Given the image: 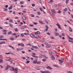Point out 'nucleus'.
Masks as SVG:
<instances>
[{"label": "nucleus", "instance_id": "1", "mask_svg": "<svg viewBox=\"0 0 73 73\" xmlns=\"http://www.w3.org/2000/svg\"><path fill=\"white\" fill-rule=\"evenodd\" d=\"M40 72H41V73H49V72L45 70L44 71H40Z\"/></svg>", "mask_w": 73, "mask_h": 73}, {"label": "nucleus", "instance_id": "2", "mask_svg": "<svg viewBox=\"0 0 73 73\" xmlns=\"http://www.w3.org/2000/svg\"><path fill=\"white\" fill-rule=\"evenodd\" d=\"M14 71L15 72V73H18V68H16L15 69L14 68Z\"/></svg>", "mask_w": 73, "mask_h": 73}, {"label": "nucleus", "instance_id": "3", "mask_svg": "<svg viewBox=\"0 0 73 73\" xmlns=\"http://www.w3.org/2000/svg\"><path fill=\"white\" fill-rule=\"evenodd\" d=\"M27 27V26L25 25L24 26H22L20 27V29H25V28Z\"/></svg>", "mask_w": 73, "mask_h": 73}, {"label": "nucleus", "instance_id": "4", "mask_svg": "<svg viewBox=\"0 0 73 73\" xmlns=\"http://www.w3.org/2000/svg\"><path fill=\"white\" fill-rule=\"evenodd\" d=\"M46 30H44V32H47L48 31V29L49 28V27H48V26L46 25Z\"/></svg>", "mask_w": 73, "mask_h": 73}, {"label": "nucleus", "instance_id": "5", "mask_svg": "<svg viewBox=\"0 0 73 73\" xmlns=\"http://www.w3.org/2000/svg\"><path fill=\"white\" fill-rule=\"evenodd\" d=\"M46 69H48L50 70H52V68L50 67V66H47L46 67Z\"/></svg>", "mask_w": 73, "mask_h": 73}, {"label": "nucleus", "instance_id": "6", "mask_svg": "<svg viewBox=\"0 0 73 73\" xmlns=\"http://www.w3.org/2000/svg\"><path fill=\"white\" fill-rule=\"evenodd\" d=\"M57 25L58 26V28L60 29H61V26L60 25V24H59L58 23L57 24Z\"/></svg>", "mask_w": 73, "mask_h": 73}, {"label": "nucleus", "instance_id": "7", "mask_svg": "<svg viewBox=\"0 0 73 73\" xmlns=\"http://www.w3.org/2000/svg\"><path fill=\"white\" fill-rule=\"evenodd\" d=\"M9 68H11V66L9 65H7V66L6 67L5 69V70H8V69H9Z\"/></svg>", "mask_w": 73, "mask_h": 73}, {"label": "nucleus", "instance_id": "8", "mask_svg": "<svg viewBox=\"0 0 73 73\" xmlns=\"http://www.w3.org/2000/svg\"><path fill=\"white\" fill-rule=\"evenodd\" d=\"M31 37H35V38H37V36H35V35H34L33 34H31Z\"/></svg>", "mask_w": 73, "mask_h": 73}, {"label": "nucleus", "instance_id": "9", "mask_svg": "<svg viewBox=\"0 0 73 73\" xmlns=\"http://www.w3.org/2000/svg\"><path fill=\"white\" fill-rule=\"evenodd\" d=\"M14 68L13 67H10V69L11 71H14Z\"/></svg>", "mask_w": 73, "mask_h": 73}, {"label": "nucleus", "instance_id": "10", "mask_svg": "<svg viewBox=\"0 0 73 73\" xmlns=\"http://www.w3.org/2000/svg\"><path fill=\"white\" fill-rule=\"evenodd\" d=\"M51 58L52 60H55V57H54V56L53 55H52Z\"/></svg>", "mask_w": 73, "mask_h": 73}, {"label": "nucleus", "instance_id": "11", "mask_svg": "<svg viewBox=\"0 0 73 73\" xmlns=\"http://www.w3.org/2000/svg\"><path fill=\"white\" fill-rule=\"evenodd\" d=\"M54 33H55L54 34L56 36L59 35V33H58L56 32H54Z\"/></svg>", "mask_w": 73, "mask_h": 73}, {"label": "nucleus", "instance_id": "12", "mask_svg": "<svg viewBox=\"0 0 73 73\" xmlns=\"http://www.w3.org/2000/svg\"><path fill=\"white\" fill-rule=\"evenodd\" d=\"M22 18L24 20H26V18L25 16L24 15H23L22 16Z\"/></svg>", "mask_w": 73, "mask_h": 73}, {"label": "nucleus", "instance_id": "13", "mask_svg": "<svg viewBox=\"0 0 73 73\" xmlns=\"http://www.w3.org/2000/svg\"><path fill=\"white\" fill-rule=\"evenodd\" d=\"M52 11L53 13H54V15H55L56 13V11H55V10H54V9H52Z\"/></svg>", "mask_w": 73, "mask_h": 73}, {"label": "nucleus", "instance_id": "14", "mask_svg": "<svg viewBox=\"0 0 73 73\" xmlns=\"http://www.w3.org/2000/svg\"><path fill=\"white\" fill-rule=\"evenodd\" d=\"M9 22L11 23H13V21L12 19H10L9 21Z\"/></svg>", "mask_w": 73, "mask_h": 73}, {"label": "nucleus", "instance_id": "15", "mask_svg": "<svg viewBox=\"0 0 73 73\" xmlns=\"http://www.w3.org/2000/svg\"><path fill=\"white\" fill-rule=\"evenodd\" d=\"M46 47L47 48H50V45H48L46 46Z\"/></svg>", "mask_w": 73, "mask_h": 73}, {"label": "nucleus", "instance_id": "16", "mask_svg": "<svg viewBox=\"0 0 73 73\" xmlns=\"http://www.w3.org/2000/svg\"><path fill=\"white\" fill-rule=\"evenodd\" d=\"M67 37L70 40H73V38H70V36H68Z\"/></svg>", "mask_w": 73, "mask_h": 73}, {"label": "nucleus", "instance_id": "17", "mask_svg": "<svg viewBox=\"0 0 73 73\" xmlns=\"http://www.w3.org/2000/svg\"><path fill=\"white\" fill-rule=\"evenodd\" d=\"M39 22L40 24H44V23L43 22H42L41 21H39Z\"/></svg>", "mask_w": 73, "mask_h": 73}, {"label": "nucleus", "instance_id": "18", "mask_svg": "<svg viewBox=\"0 0 73 73\" xmlns=\"http://www.w3.org/2000/svg\"><path fill=\"white\" fill-rule=\"evenodd\" d=\"M69 29H70L69 31H70V32H72V29H71V28L70 27H69Z\"/></svg>", "mask_w": 73, "mask_h": 73}, {"label": "nucleus", "instance_id": "19", "mask_svg": "<svg viewBox=\"0 0 73 73\" xmlns=\"http://www.w3.org/2000/svg\"><path fill=\"white\" fill-rule=\"evenodd\" d=\"M43 57H44V58H45L46 59H48V57L45 55H43Z\"/></svg>", "mask_w": 73, "mask_h": 73}, {"label": "nucleus", "instance_id": "20", "mask_svg": "<svg viewBox=\"0 0 73 73\" xmlns=\"http://www.w3.org/2000/svg\"><path fill=\"white\" fill-rule=\"evenodd\" d=\"M69 0H66V4H67L68 3V2H69Z\"/></svg>", "mask_w": 73, "mask_h": 73}, {"label": "nucleus", "instance_id": "21", "mask_svg": "<svg viewBox=\"0 0 73 73\" xmlns=\"http://www.w3.org/2000/svg\"><path fill=\"white\" fill-rule=\"evenodd\" d=\"M54 1L53 0H51L49 2V3H53Z\"/></svg>", "mask_w": 73, "mask_h": 73}, {"label": "nucleus", "instance_id": "22", "mask_svg": "<svg viewBox=\"0 0 73 73\" xmlns=\"http://www.w3.org/2000/svg\"><path fill=\"white\" fill-rule=\"evenodd\" d=\"M1 44H5V41H4L3 42H1Z\"/></svg>", "mask_w": 73, "mask_h": 73}, {"label": "nucleus", "instance_id": "23", "mask_svg": "<svg viewBox=\"0 0 73 73\" xmlns=\"http://www.w3.org/2000/svg\"><path fill=\"white\" fill-rule=\"evenodd\" d=\"M41 62L38 61V62H37V64H41Z\"/></svg>", "mask_w": 73, "mask_h": 73}, {"label": "nucleus", "instance_id": "24", "mask_svg": "<svg viewBox=\"0 0 73 73\" xmlns=\"http://www.w3.org/2000/svg\"><path fill=\"white\" fill-rule=\"evenodd\" d=\"M12 32L11 31H10L9 32H8V33H7L8 35H11V34H12Z\"/></svg>", "mask_w": 73, "mask_h": 73}, {"label": "nucleus", "instance_id": "25", "mask_svg": "<svg viewBox=\"0 0 73 73\" xmlns=\"http://www.w3.org/2000/svg\"><path fill=\"white\" fill-rule=\"evenodd\" d=\"M3 62V59H0V63H1V62Z\"/></svg>", "mask_w": 73, "mask_h": 73}, {"label": "nucleus", "instance_id": "26", "mask_svg": "<svg viewBox=\"0 0 73 73\" xmlns=\"http://www.w3.org/2000/svg\"><path fill=\"white\" fill-rule=\"evenodd\" d=\"M33 64H36V63H37V61H36V60H34L33 61Z\"/></svg>", "mask_w": 73, "mask_h": 73}, {"label": "nucleus", "instance_id": "27", "mask_svg": "<svg viewBox=\"0 0 73 73\" xmlns=\"http://www.w3.org/2000/svg\"><path fill=\"white\" fill-rule=\"evenodd\" d=\"M14 30L15 32H17L18 31V29H17V28L14 29Z\"/></svg>", "mask_w": 73, "mask_h": 73}, {"label": "nucleus", "instance_id": "28", "mask_svg": "<svg viewBox=\"0 0 73 73\" xmlns=\"http://www.w3.org/2000/svg\"><path fill=\"white\" fill-rule=\"evenodd\" d=\"M42 61L43 62H45L46 61V60L45 59H42Z\"/></svg>", "mask_w": 73, "mask_h": 73}, {"label": "nucleus", "instance_id": "29", "mask_svg": "<svg viewBox=\"0 0 73 73\" xmlns=\"http://www.w3.org/2000/svg\"><path fill=\"white\" fill-rule=\"evenodd\" d=\"M0 40H7L6 39L0 38Z\"/></svg>", "mask_w": 73, "mask_h": 73}, {"label": "nucleus", "instance_id": "30", "mask_svg": "<svg viewBox=\"0 0 73 73\" xmlns=\"http://www.w3.org/2000/svg\"><path fill=\"white\" fill-rule=\"evenodd\" d=\"M67 11H68V9H67L66 8L64 10V12H66Z\"/></svg>", "mask_w": 73, "mask_h": 73}, {"label": "nucleus", "instance_id": "31", "mask_svg": "<svg viewBox=\"0 0 73 73\" xmlns=\"http://www.w3.org/2000/svg\"><path fill=\"white\" fill-rule=\"evenodd\" d=\"M37 35H40V32L39 31H37Z\"/></svg>", "mask_w": 73, "mask_h": 73}, {"label": "nucleus", "instance_id": "32", "mask_svg": "<svg viewBox=\"0 0 73 73\" xmlns=\"http://www.w3.org/2000/svg\"><path fill=\"white\" fill-rule=\"evenodd\" d=\"M30 62V61L29 60H27L26 62V64H29V62Z\"/></svg>", "mask_w": 73, "mask_h": 73}, {"label": "nucleus", "instance_id": "33", "mask_svg": "<svg viewBox=\"0 0 73 73\" xmlns=\"http://www.w3.org/2000/svg\"><path fill=\"white\" fill-rule=\"evenodd\" d=\"M26 45H29V46H31V44L30 43L29 44H26Z\"/></svg>", "mask_w": 73, "mask_h": 73}, {"label": "nucleus", "instance_id": "34", "mask_svg": "<svg viewBox=\"0 0 73 73\" xmlns=\"http://www.w3.org/2000/svg\"><path fill=\"white\" fill-rule=\"evenodd\" d=\"M12 8H13V7H12V6H11L9 8V9H12Z\"/></svg>", "mask_w": 73, "mask_h": 73}, {"label": "nucleus", "instance_id": "35", "mask_svg": "<svg viewBox=\"0 0 73 73\" xmlns=\"http://www.w3.org/2000/svg\"><path fill=\"white\" fill-rule=\"evenodd\" d=\"M34 36H37V32H35V34L34 35Z\"/></svg>", "mask_w": 73, "mask_h": 73}, {"label": "nucleus", "instance_id": "36", "mask_svg": "<svg viewBox=\"0 0 73 73\" xmlns=\"http://www.w3.org/2000/svg\"><path fill=\"white\" fill-rule=\"evenodd\" d=\"M37 38L38 39H40V37H39L38 35H37Z\"/></svg>", "mask_w": 73, "mask_h": 73}, {"label": "nucleus", "instance_id": "37", "mask_svg": "<svg viewBox=\"0 0 73 73\" xmlns=\"http://www.w3.org/2000/svg\"><path fill=\"white\" fill-rule=\"evenodd\" d=\"M17 35V34H16V33H14L12 34V35H13L14 36H15V35Z\"/></svg>", "mask_w": 73, "mask_h": 73}, {"label": "nucleus", "instance_id": "38", "mask_svg": "<svg viewBox=\"0 0 73 73\" xmlns=\"http://www.w3.org/2000/svg\"><path fill=\"white\" fill-rule=\"evenodd\" d=\"M37 13H38V15H41V14L39 12H38Z\"/></svg>", "mask_w": 73, "mask_h": 73}, {"label": "nucleus", "instance_id": "39", "mask_svg": "<svg viewBox=\"0 0 73 73\" xmlns=\"http://www.w3.org/2000/svg\"><path fill=\"white\" fill-rule=\"evenodd\" d=\"M17 51H20V48H17Z\"/></svg>", "mask_w": 73, "mask_h": 73}, {"label": "nucleus", "instance_id": "40", "mask_svg": "<svg viewBox=\"0 0 73 73\" xmlns=\"http://www.w3.org/2000/svg\"><path fill=\"white\" fill-rule=\"evenodd\" d=\"M21 36H22V37H24V35L23 34H21Z\"/></svg>", "mask_w": 73, "mask_h": 73}, {"label": "nucleus", "instance_id": "41", "mask_svg": "<svg viewBox=\"0 0 73 73\" xmlns=\"http://www.w3.org/2000/svg\"><path fill=\"white\" fill-rule=\"evenodd\" d=\"M10 40H13L14 39V38H9Z\"/></svg>", "mask_w": 73, "mask_h": 73}, {"label": "nucleus", "instance_id": "42", "mask_svg": "<svg viewBox=\"0 0 73 73\" xmlns=\"http://www.w3.org/2000/svg\"><path fill=\"white\" fill-rule=\"evenodd\" d=\"M21 46H24V44L23 43H21Z\"/></svg>", "mask_w": 73, "mask_h": 73}, {"label": "nucleus", "instance_id": "43", "mask_svg": "<svg viewBox=\"0 0 73 73\" xmlns=\"http://www.w3.org/2000/svg\"><path fill=\"white\" fill-rule=\"evenodd\" d=\"M32 57H35V58L37 57V56H35V55H32Z\"/></svg>", "mask_w": 73, "mask_h": 73}, {"label": "nucleus", "instance_id": "44", "mask_svg": "<svg viewBox=\"0 0 73 73\" xmlns=\"http://www.w3.org/2000/svg\"><path fill=\"white\" fill-rule=\"evenodd\" d=\"M3 35H7V32H3Z\"/></svg>", "mask_w": 73, "mask_h": 73}, {"label": "nucleus", "instance_id": "45", "mask_svg": "<svg viewBox=\"0 0 73 73\" xmlns=\"http://www.w3.org/2000/svg\"><path fill=\"white\" fill-rule=\"evenodd\" d=\"M32 7H35V4H33L32 5Z\"/></svg>", "mask_w": 73, "mask_h": 73}, {"label": "nucleus", "instance_id": "46", "mask_svg": "<svg viewBox=\"0 0 73 73\" xmlns=\"http://www.w3.org/2000/svg\"><path fill=\"white\" fill-rule=\"evenodd\" d=\"M40 9L41 10V11H43V10H42V8H40Z\"/></svg>", "mask_w": 73, "mask_h": 73}, {"label": "nucleus", "instance_id": "47", "mask_svg": "<svg viewBox=\"0 0 73 73\" xmlns=\"http://www.w3.org/2000/svg\"><path fill=\"white\" fill-rule=\"evenodd\" d=\"M3 31L4 32H7V31L5 30H3Z\"/></svg>", "mask_w": 73, "mask_h": 73}, {"label": "nucleus", "instance_id": "48", "mask_svg": "<svg viewBox=\"0 0 73 73\" xmlns=\"http://www.w3.org/2000/svg\"><path fill=\"white\" fill-rule=\"evenodd\" d=\"M5 53V54H10V52H8V53L6 52Z\"/></svg>", "mask_w": 73, "mask_h": 73}, {"label": "nucleus", "instance_id": "49", "mask_svg": "<svg viewBox=\"0 0 73 73\" xmlns=\"http://www.w3.org/2000/svg\"><path fill=\"white\" fill-rule=\"evenodd\" d=\"M4 37L3 35H1V36L0 37V38H4Z\"/></svg>", "mask_w": 73, "mask_h": 73}, {"label": "nucleus", "instance_id": "50", "mask_svg": "<svg viewBox=\"0 0 73 73\" xmlns=\"http://www.w3.org/2000/svg\"><path fill=\"white\" fill-rule=\"evenodd\" d=\"M60 63H62V62H63V60H61L60 62Z\"/></svg>", "mask_w": 73, "mask_h": 73}, {"label": "nucleus", "instance_id": "51", "mask_svg": "<svg viewBox=\"0 0 73 73\" xmlns=\"http://www.w3.org/2000/svg\"><path fill=\"white\" fill-rule=\"evenodd\" d=\"M5 8H8V5H6L5 7Z\"/></svg>", "mask_w": 73, "mask_h": 73}, {"label": "nucleus", "instance_id": "52", "mask_svg": "<svg viewBox=\"0 0 73 73\" xmlns=\"http://www.w3.org/2000/svg\"><path fill=\"white\" fill-rule=\"evenodd\" d=\"M56 7H57V5H54V8H56Z\"/></svg>", "mask_w": 73, "mask_h": 73}, {"label": "nucleus", "instance_id": "53", "mask_svg": "<svg viewBox=\"0 0 73 73\" xmlns=\"http://www.w3.org/2000/svg\"><path fill=\"white\" fill-rule=\"evenodd\" d=\"M49 53L50 54H52V52L51 51H50L49 52Z\"/></svg>", "mask_w": 73, "mask_h": 73}, {"label": "nucleus", "instance_id": "54", "mask_svg": "<svg viewBox=\"0 0 73 73\" xmlns=\"http://www.w3.org/2000/svg\"><path fill=\"white\" fill-rule=\"evenodd\" d=\"M22 58L23 59V60H25L26 59L25 57H23Z\"/></svg>", "mask_w": 73, "mask_h": 73}, {"label": "nucleus", "instance_id": "55", "mask_svg": "<svg viewBox=\"0 0 73 73\" xmlns=\"http://www.w3.org/2000/svg\"><path fill=\"white\" fill-rule=\"evenodd\" d=\"M68 73H73V72H72L70 71H69L68 72Z\"/></svg>", "mask_w": 73, "mask_h": 73}, {"label": "nucleus", "instance_id": "56", "mask_svg": "<svg viewBox=\"0 0 73 73\" xmlns=\"http://www.w3.org/2000/svg\"><path fill=\"white\" fill-rule=\"evenodd\" d=\"M30 27H33L34 25H30Z\"/></svg>", "mask_w": 73, "mask_h": 73}, {"label": "nucleus", "instance_id": "57", "mask_svg": "<svg viewBox=\"0 0 73 73\" xmlns=\"http://www.w3.org/2000/svg\"><path fill=\"white\" fill-rule=\"evenodd\" d=\"M58 13H61V11H58L57 12Z\"/></svg>", "mask_w": 73, "mask_h": 73}, {"label": "nucleus", "instance_id": "58", "mask_svg": "<svg viewBox=\"0 0 73 73\" xmlns=\"http://www.w3.org/2000/svg\"><path fill=\"white\" fill-rule=\"evenodd\" d=\"M61 60H62V61H64V58H61Z\"/></svg>", "mask_w": 73, "mask_h": 73}, {"label": "nucleus", "instance_id": "59", "mask_svg": "<svg viewBox=\"0 0 73 73\" xmlns=\"http://www.w3.org/2000/svg\"><path fill=\"white\" fill-rule=\"evenodd\" d=\"M31 60H34V59H33V58H32V57H31L30 58Z\"/></svg>", "mask_w": 73, "mask_h": 73}, {"label": "nucleus", "instance_id": "60", "mask_svg": "<svg viewBox=\"0 0 73 73\" xmlns=\"http://www.w3.org/2000/svg\"><path fill=\"white\" fill-rule=\"evenodd\" d=\"M44 41H45V39H44V38H43L42 39V42H44Z\"/></svg>", "mask_w": 73, "mask_h": 73}, {"label": "nucleus", "instance_id": "61", "mask_svg": "<svg viewBox=\"0 0 73 73\" xmlns=\"http://www.w3.org/2000/svg\"><path fill=\"white\" fill-rule=\"evenodd\" d=\"M62 36H63L64 37V36H65V34H64V33H63L62 34Z\"/></svg>", "mask_w": 73, "mask_h": 73}, {"label": "nucleus", "instance_id": "62", "mask_svg": "<svg viewBox=\"0 0 73 73\" xmlns=\"http://www.w3.org/2000/svg\"><path fill=\"white\" fill-rule=\"evenodd\" d=\"M47 34L48 35H50V33H47Z\"/></svg>", "mask_w": 73, "mask_h": 73}, {"label": "nucleus", "instance_id": "63", "mask_svg": "<svg viewBox=\"0 0 73 73\" xmlns=\"http://www.w3.org/2000/svg\"><path fill=\"white\" fill-rule=\"evenodd\" d=\"M70 21H71V22H73V21L71 19H70Z\"/></svg>", "mask_w": 73, "mask_h": 73}, {"label": "nucleus", "instance_id": "64", "mask_svg": "<svg viewBox=\"0 0 73 73\" xmlns=\"http://www.w3.org/2000/svg\"><path fill=\"white\" fill-rule=\"evenodd\" d=\"M4 10L5 11H7V10H8V9L7 8H6Z\"/></svg>", "mask_w": 73, "mask_h": 73}]
</instances>
